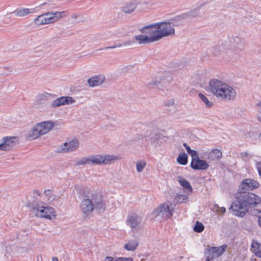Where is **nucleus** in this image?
<instances>
[{
	"label": "nucleus",
	"mask_w": 261,
	"mask_h": 261,
	"mask_svg": "<svg viewBox=\"0 0 261 261\" xmlns=\"http://www.w3.org/2000/svg\"><path fill=\"white\" fill-rule=\"evenodd\" d=\"M260 202V198L258 195L251 192L240 191L229 210L233 215L243 218L248 212L249 208L255 207Z\"/></svg>",
	"instance_id": "f257e3e1"
},
{
	"label": "nucleus",
	"mask_w": 261,
	"mask_h": 261,
	"mask_svg": "<svg viewBox=\"0 0 261 261\" xmlns=\"http://www.w3.org/2000/svg\"><path fill=\"white\" fill-rule=\"evenodd\" d=\"M81 196L80 210L84 217L89 216L94 209L98 213H102L106 210V203L101 195L96 192L86 188L82 190Z\"/></svg>",
	"instance_id": "f03ea898"
},
{
	"label": "nucleus",
	"mask_w": 261,
	"mask_h": 261,
	"mask_svg": "<svg viewBox=\"0 0 261 261\" xmlns=\"http://www.w3.org/2000/svg\"><path fill=\"white\" fill-rule=\"evenodd\" d=\"M245 38L238 35H228L220 45L215 46L214 54L224 53L229 58L237 59L239 54L246 47Z\"/></svg>",
	"instance_id": "7ed1b4c3"
},
{
	"label": "nucleus",
	"mask_w": 261,
	"mask_h": 261,
	"mask_svg": "<svg viewBox=\"0 0 261 261\" xmlns=\"http://www.w3.org/2000/svg\"><path fill=\"white\" fill-rule=\"evenodd\" d=\"M209 86L210 91L221 100L229 102L233 101L237 97L234 88L222 81L211 80Z\"/></svg>",
	"instance_id": "20e7f679"
},
{
	"label": "nucleus",
	"mask_w": 261,
	"mask_h": 261,
	"mask_svg": "<svg viewBox=\"0 0 261 261\" xmlns=\"http://www.w3.org/2000/svg\"><path fill=\"white\" fill-rule=\"evenodd\" d=\"M26 206L32 210H36L40 213V217L51 219L52 217L56 216V212L52 207H44L41 205L35 197L31 198L27 201Z\"/></svg>",
	"instance_id": "39448f33"
},
{
	"label": "nucleus",
	"mask_w": 261,
	"mask_h": 261,
	"mask_svg": "<svg viewBox=\"0 0 261 261\" xmlns=\"http://www.w3.org/2000/svg\"><path fill=\"white\" fill-rule=\"evenodd\" d=\"M180 24H172L171 22H162L155 23L154 26H156L159 30V33L154 34V36L156 40L175 34V30L173 26L179 25Z\"/></svg>",
	"instance_id": "423d86ee"
},
{
	"label": "nucleus",
	"mask_w": 261,
	"mask_h": 261,
	"mask_svg": "<svg viewBox=\"0 0 261 261\" xmlns=\"http://www.w3.org/2000/svg\"><path fill=\"white\" fill-rule=\"evenodd\" d=\"M171 80L172 78L170 74L164 73L158 80L156 79L149 82L147 86L150 88H157L165 92V91L168 90L166 88Z\"/></svg>",
	"instance_id": "0eeeda50"
},
{
	"label": "nucleus",
	"mask_w": 261,
	"mask_h": 261,
	"mask_svg": "<svg viewBox=\"0 0 261 261\" xmlns=\"http://www.w3.org/2000/svg\"><path fill=\"white\" fill-rule=\"evenodd\" d=\"M173 208L169 202L160 205L154 211V213L156 216L161 215L163 217L169 218L172 216Z\"/></svg>",
	"instance_id": "6e6552de"
},
{
	"label": "nucleus",
	"mask_w": 261,
	"mask_h": 261,
	"mask_svg": "<svg viewBox=\"0 0 261 261\" xmlns=\"http://www.w3.org/2000/svg\"><path fill=\"white\" fill-rule=\"evenodd\" d=\"M227 248V245L224 244L220 247H211L209 249H207L208 253V256L213 260L216 258H217L222 255L225 251Z\"/></svg>",
	"instance_id": "1a4fd4ad"
},
{
	"label": "nucleus",
	"mask_w": 261,
	"mask_h": 261,
	"mask_svg": "<svg viewBox=\"0 0 261 261\" xmlns=\"http://www.w3.org/2000/svg\"><path fill=\"white\" fill-rule=\"evenodd\" d=\"M75 102V100L70 96H61L54 100L51 103V108H57L61 106L69 105Z\"/></svg>",
	"instance_id": "9d476101"
},
{
	"label": "nucleus",
	"mask_w": 261,
	"mask_h": 261,
	"mask_svg": "<svg viewBox=\"0 0 261 261\" xmlns=\"http://www.w3.org/2000/svg\"><path fill=\"white\" fill-rule=\"evenodd\" d=\"M139 3V0H125L121 10L124 13H131L134 11Z\"/></svg>",
	"instance_id": "9b49d317"
},
{
	"label": "nucleus",
	"mask_w": 261,
	"mask_h": 261,
	"mask_svg": "<svg viewBox=\"0 0 261 261\" xmlns=\"http://www.w3.org/2000/svg\"><path fill=\"white\" fill-rule=\"evenodd\" d=\"M190 166L194 170H202L207 169L209 165L205 161L200 160L198 156L195 159H192Z\"/></svg>",
	"instance_id": "f8f14e48"
},
{
	"label": "nucleus",
	"mask_w": 261,
	"mask_h": 261,
	"mask_svg": "<svg viewBox=\"0 0 261 261\" xmlns=\"http://www.w3.org/2000/svg\"><path fill=\"white\" fill-rule=\"evenodd\" d=\"M16 141V137H6L3 138V142L0 143V150L5 151L10 150L13 146L15 145Z\"/></svg>",
	"instance_id": "ddd939ff"
},
{
	"label": "nucleus",
	"mask_w": 261,
	"mask_h": 261,
	"mask_svg": "<svg viewBox=\"0 0 261 261\" xmlns=\"http://www.w3.org/2000/svg\"><path fill=\"white\" fill-rule=\"evenodd\" d=\"M241 186L242 189L241 191H249L257 188L259 186V184L254 179L246 178L242 181Z\"/></svg>",
	"instance_id": "4468645a"
},
{
	"label": "nucleus",
	"mask_w": 261,
	"mask_h": 261,
	"mask_svg": "<svg viewBox=\"0 0 261 261\" xmlns=\"http://www.w3.org/2000/svg\"><path fill=\"white\" fill-rule=\"evenodd\" d=\"M142 221L141 218L136 214H133L128 215L126 223L127 225L131 227L132 230L134 231V229H136V228L140 225Z\"/></svg>",
	"instance_id": "2eb2a0df"
},
{
	"label": "nucleus",
	"mask_w": 261,
	"mask_h": 261,
	"mask_svg": "<svg viewBox=\"0 0 261 261\" xmlns=\"http://www.w3.org/2000/svg\"><path fill=\"white\" fill-rule=\"evenodd\" d=\"M196 16L197 14L194 11H190L175 16L172 19L173 22L171 23L172 24H180V22H182L184 20L191 19Z\"/></svg>",
	"instance_id": "dca6fc26"
},
{
	"label": "nucleus",
	"mask_w": 261,
	"mask_h": 261,
	"mask_svg": "<svg viewBox=\"0 0 261 261\" xmlns=\"http://www.w3.org/2000/svg\"><path fill=\"white\" fill-rule=\"evenodd\" d=\"M134 40L138 44H146L156 41L154 35L148 36L145 35H138L134 37Z\"/></svg>",
	"instance_id": "f3484780"
},
{
	"label": "nucleus",
	"mask_w": 261,
	"mask_h": 261,
	"mask_svg": "<svg viewBox=\"0 0 261 261\" xmlns=\"http://www.w3.org/2000/svg\"><path fill=\"white\" fill-rule=\"evenodd\" d=\"M50 94L45 93L39 94L37 96L36 105L37 107H40L45 106L48 102V98L50 96Z\"/></svg>",
	"instance_id": "a211bd4d"
},
{
	"label": "nucleus",
	"mask_w": 261,
	"mask_h": 261,
	"mask_svg": "<svg viewBox=\"0 0 261 261\" xmlns=\"http://www.w3.org/2000/svg\"><path fill=\"white\" fill-rule=\"evenodd\" d=\"M37 124L39 126V129L43 135L49 132L54 126V123L50 121H43Z\"/></svg>",
	"instance_id": "6ab92c4d"
},
{
	"label": "nucleus",
	"mask_w": 261,
	"mask_h": 261,
	"mask_svg": "<svg viewBox=\"0 0 261 261\" xmlns=\"http://www.w3.org/2000/svg\"><path fill=\"white\" fill-rule=\"evenodd\" d=\"M39 126L36 124L29 132L27 137L28 140H34L37 139L40 136L42 135V133L39 129Z\"/></svg>",
	"instance_id": "aec40b11"
},
{
	"label": "nucleus",
	"mask_w": 261,
	"mask_h": 261,
	"mask_svg": "<svg viewBox=\"0 0 261 261\" xmlns=\"http://www.w3.org/2000/svg\"><path fill=\"white\" fill-rule=\"evenodd\" d=\"M64 146H66L67 152L73 151L79 147V141L77 139L74 138L69 142L64 143Z\"/></svg>",
	"instance_id": "412c9836"
},
{
	"label": "nucleus",
	"mask_w": 261,
	"mask_h": 261,
	"mask_svg": "<svg viewBox=\"0 0 261 261\" xmlns=\"http://www.w3.org/2000/svg\"><path fill=\"white\" fill-rule=\"evenodd\" d=\"M105 80L103 76L92 77L88 79V83L90 87H93L100 85Z\"/></svg>",
	"instance_id": "4be33fe9"
},
{
	"label": "nucleus",
	"mask_w": 261,
	"mask_h": 261,
	"mask_svg": "<svg viewBox=\"0 0 261 261\" xmlns=\"http://www.w3.org/2000/svg\"><path fill=\"white\" fill-rule=\"evenodd\" d=\"M135 44V41L134 40V38L132 40L127 41L123 42L121 44H116L114 46H107L103 48L99 49V50H102V49H114L117 47H120L123 46H126V47H133Z\"/></svg>",
	"instance_id": "5701e85b"
},
{
	"label": "nucleus",
	"mask_w": 261,
	"mask_h": 261,
	"mask_svg": "<svg viewBox=\"0 0 261 261\" xmlns=\"http://www.w3.org/2000/svg\"><path fill=\"white\" fill-rule=\"evenodd\" d=\"M90 165H102V155L92 154L89 155Z\"/></svg>",
	"instance_id": "b1692460"
},
{
	"label": "nucleus",
	"mask_w": 261,
	"mask_h": 261,
	"mask_svg": "<svg viewBox=\"0 0 261 261\" xmlns=\"http://www.w3.org/2000/svg\"><path fill=\"white\" fill-rule=\"evenodd\" d=\"M34 12V9H29L28 8H19L16 9L13 13L15 14L16 16L17 17H24L27 15L32 13Z\"/></svg>",
	"instance_id": "393cba45"
},
{
	"label": "nucleus",
	"mask_w": 261,
	"mask_h": 261,
	"mask_svg": "<svg viewBox=\"0 0 261 261\" xmlns=\"http://www.w3.org/2000/svg\"><path fill=\"white\" fill-rule=\"evenodd\" d=\"M139 245V241L137 239L129 240L126 243L124 248L127 251H135Z\"/></svg>",
	"instance_id": "a878e982"
},
{
	"label": "nucleus",
	"mask_w": 261,
	"mask_h": 261,
	"mask_svg": "<svg viewBox=\"0 0 261 261\" xmlns=\"http://www.w3.org/2000/svg\"><path fill=\"white\" fill-rule=\"evenodd\" d=\"M222 156L221 151L218 149H213L208 154V159L212 161H219Z\"/></svg>",
	"instance_id": "bb28decb"
},
{
	"label": "nucleus",
	"mask_w": 261,
	"mask_h": 261,
	"mask_svg": "<svg viewBox=\"0 0 261 261\" xmlns=\"http://www.w3.org/2000/svg\"><path fill=\"white\" fill-rule=\"evenodd\" d=\"M102 164L109 165L113 163L115 161L117 160L119 158L114 155H102Z\"/></svg>",
	"instance_id": "cd10ccee"
},
{
	"label": "nucleus",
	"mask_w": 261,
	"mask_h": 261,
	"mask_svg": "<svg viewBox=\"0 0 261 261\" xmlns=\"http://www.w3.org/2000/svg\"><path fill=\"white\" fill-rule=\"evenodd\" d=\"M178 180L183 188L188 192H192V188L189 182L181 176L178 177Z\"/></svg>",
	"instance_id": "c85d7f7f"
},
{
	"label": "nucleus",
	"mask_w": 261,
	"mask_h": 261,
	"mask_svg": "<svg viewBox=\"0 0 261 261\" xmlns=\"http://www.w3.org/2000/svg\"><path fill=\"white\" fill-rule=\"evenodd\" d=\"M46 15H49V14H48V12H46V13L37 17L34 19V23L36 25H38L47 24L46 20H45V16Z\"/></svg>",
	"instance_id": "c756f323"
},
{
	"label": "nucleus",
	"mask_w": 261,
	"mask_h": 261,
	"mask_svg": "<svg viewBox=\"0 0 261 261\" xmlns=\"http://www.w3.org/2000/svg\"><path fill=\"white\" fill-rule=\"evenodd\" d=\"M49 15H52L55 17V22L57 21L61 18L64 17L66 16V12L65 11L62 12H48Z\"/></svg>",
	"instance_id": "7c9ffc66"
},
{
	"label": "nucleus",
	"mask_w": 261,
	"mask_h": 261,
	"mask_svg": "<svg viewBox=\"0 0 261 261\" xmlns=\"http://www.w3.org/2000/svg\"><path fill=\"white\" fill-rule=\"evenodd\" d=\"M29 230L27 228L21 229L17 233L16 238L17 239L22 240L26 238L28 236Z\"/></svg>",
	"instance_id": "2f4dec72"
},
{
	"label": "nucleus",
	"mask_w": 261,
	"mask_h": 261,
	"mask_svg": "<svg viewBox=\"0 0 261 261\" xmlns=\"http://www.w3.org/2000/svg\"><path fill=\"white\" fill-rule=\"evenodd\" d=\"M177 162L180 165H185L188 163V155L186 153H180L177 158Z\"/></svg>",
	"instance_id": "473e14b6"
},
{
	"label": "nucleus",
	"mask_w": 261,
	"mask_h": 261,
	"mask_svg": "<svg viewBox=\"0 0 261 261\" xmlns=\"http://www.w3.org/2000/svg\"><path fill=\"white\" fill-rule=\"evenodd\" d=\"M174 200L178 204L185 203L188 201V196L184 194H178L175 196Z\"/></svg>",
	"instance_id": "72a5a7b5"
},
{
	"label": "nucleus",
	"mask_w": 261,
	"mask_h": 261,
	"mask_svg": "<svg viewBox=\"0 0 261 261\" xmlns=\"http://www.w3.org/2000/svg\"><path fill=\"white\" fill-rule=\"evenodd\" d=\"M85 165H90L89 155L82 158L75 164V166H84Z\"/></svg>",
	"instance_id": "f704fd0d"
},
{
	"label": "nucleus",
	"mask_w": 261,
	"mask_h": 261,
	"mask_svg": "<svg viewBox=\"0 0 261 261\" xmlns=\"http://www.w3.org/2000/svg\"><path fill=\"white\" fill-rule=\"evenodd\" d=\"M198 96L199 98L205 103L207 108H211L213 105V102L209 101L208 98L203 94L201 93H199Z\"/></svg>",
	"instance_id": "c9c22d12"
},
{
	"label": "nucleus",
	"mask_w": 261,
	"mask_h": 261,
	"mask_svg": "<svg viewBox=\"0 0 261 261\" xmlns=\"http://www.w3.org/2000/svg\"><path fill=\"white\" fill-rule=\"evenodd\" d=\"M204 229V226L199 221H197L194 227V230L196 232H201Z\"/></svg>",
	"instance_id": "e433bc0d"
},
{
	"label": "nucleus",
	"mask_w": 261,
	"mask_h": 261,
	"mask_svg": "<svg viewBox=\"0 0 261 261\" xmlns=\"http://www.w3.org/2000/svg\"><path fill=\"white\" fill-rule=\"evenodd\" d=\"M154 23L149 24V25L151 26L148 30V34L150 35V36L154 35V34H156L159 33V30L157 29L156 26H154Z\"/></svg>",
	"instance_id": "4c0bfd02"
},
{
	"label": "nucleus",
	"mask_w": 261,
	"mask_h": 261,
	"mask_svg": "<svg viewBox=\"0 0 261 261\" xmlns=\"http://www.w3.org/2000/svg\"><path fill=\"white\" fill-rule=\"evenodd\" d=\"M146 166V163L144 162L139 161L136 164L137 170L138 172H141Z\"/></svg>",
	"instance_id": "58836bf2"
},
{
	"label": "nucleus",
	"mask_w": 261,
	"mask_h": 261,
	"mask_svg": "<svg viewBox=\"0 0 261 261\" xmlns=\"http://www.w3.org/2000/svg\"><path fill=\"white\" fill-rule=\"evenodd\" d=\"M160 138V135L158 133H154L150 138V142L151 144L157 143L158 140Z\"/></svg>",
	"instance_id": "ea45409f"
},
{
	"label": "nucleus",
	"mask_w": 261,
	"mask_h": 261,
	"mask_svg": "<svg viewBox=\"0 0 261 261\" xmlns=\"http://www.w3.org/2000/svg\"><path fill=\"white\" fill-rule=\"evenodd\" d=\"M44 194L48 196V200L50 201H53L55 199V196L53 195L52 191L50 190H45L44 192Z\"/></svg>",
	"instance_id": "a19ab883"
},
{
	"label": "nucleus",
	"mask_w": 261,
	"mask_h": 261,
	"mask_svg": "<svg viewBox=\"0 0 261 261\" xmlns=\"http://www.w3.org/2000/svg\"><path fill=\"white\" fill-rule=\"evenodd\" d=\"M260 245V243H259L256 241H252L251 243V247L254 249L255 251H256L259 250Z\"/></svg>",
	"instance_id": "79ce46f5"
},
{
	"label": "nucleus",
	"mask_w": 261,
	"mask_h": 261,
	"mask_svg": "<svg viewBox=\"0 0 261 261\" xmlns=\"http://www.w3.org/2000/svg\"><path fill=\"white\" fill-rule=\"evenodd\" d=\"M45 20H46L47 24L55 22V17H54L52 15H46Z\"/></svg>",
	"instance_id": "37998d69"
},
{
	"label": "nucleus",
	"mask_w": 261,
	"mask_h": 261,
	"mask_svg": "<svg viewBox=\"0 0 261 261\" xmlns=\"http://www.w3.org/2000/svg\"><path fill=\"white\" fill-rule=\"evenodd\" d=\"M57 152H68L67 150H66V146H64V144L58 147L57 150Z\"/></svg>",
	"instance_id": "c03bdc74"
},
{
	"label": "nucleus",
	"mask_w": 261,
	"mask_h": 261,
	"mask_svg": "<svg viewBox=\"0 0 261 261\" xmlns=\"http://www.w3.org/2000/svg\"><path fill=\"white\" fill-rule=\"evenodd\" d=\"M188 153L191 155L192 159H195L196 157L198 156L197 152L195 150L191 149L189 151H188Z\"/></svg>",
	"instance_id": "a18cd8bd"
},
{
	"label": "nucleus",
	"mask_w": 261,
	"mask_h": 261,
	"mask_svg": "<svg viewBox=\"0 0 261 261\" xmlns=\"http://www.w3.org/2000/svg\"><path fill=\"white\" fill-rule=\"evenodd\" d=\"M151 25H147V26H145V27H144L143 28H141L139 31L140 32L142 33V34H148V29H149V28L151 27Z\"/></svg>",
	"instance_id": "49530a36"
},
{
	"label": "nucleus",
	"mask_w": 261,
	"mask_h": 261,
	"mask_svg": "<svg viewBox=\"0 0 261 261\" xmlns=\"http://www.w3.org/2000/svg\"><path fill=\"white\" fill-rule=\"evenodd\" d=\"M14 246L11 245H7L6 246V252L8 254H11L13 250Z\"/></svg>",
	"instance_id": "de8ad7c7"
},
{
	"label": "nucleus",
	"mask_w": 261,
	"mask_h": 261,
	"mask_svg": "<svg viewBox=\"0 0 261 261\" xmlns=\"http://www.w3.org/2000/svg\"><path fill=\"white\" fill-rule=\"evenodd\" d=\"M106 261H119V257L114 258L111 256H107L105 259Z\"/></svg>",
	"instance_id": "09e8293b"
},
{
	"label": "nucleus",
	"mask_w": 261,
	"mask_h": 261,
	"mask_svg": "<svg viewBox=\"0 0 261 261\" xmlns=\"http://www.w3.org/2000/svg\"><path fill=\"white\" fill-rule=\"evenodd\" d=\"M174 104V100L173 99H171L169 100H168L165 103V105L167 107H171L173 106Z\"/></svg>",
	"instance_id": "8fccbe9b"
},
{
	"label": "nucleus",
	"mask_w": 261,
	"mask_h": 261,
	"mask_svg": "<svg viewBox=\"0 0 261 261\" xmlns=\"http://www.w3.org/2000/svg\"><path fill=\"white\" fill-rule=\"evenodd\" d=\"M119 261H133L131 257H119Z\"/></svg>",
	"instance_id": "3c124183"
},
{
	"label": "nucleus",
	"mask_w": 261,
	"mask_h": 261,
	"mask_svg": "<svg viewBox=\"0 0 261 261\" xmlns=\"http://www.w3.org/2000/svg\"><path fill=\"white\" fill-rule=\"evenodd\" d=\"M258 106L260 107V110L258 115V120L261 123V101L258 103Z\"/></svg>",
	"instance_id": "603ef678"
},
{
	"label": "nucleus",
	"mask_w": 261,
	"mask_h": 261,
	"mask_svg": "<svg viewBox=\"0 0 261 261\" xmlns=\"http://www.w3.org/2000/svg\"><path fill=\"white\" fill-rule=\"evenodd\" d=\"M255 255L257 257L261 258V249L255 251Z\"/></svg>",
	"instance_id": "864d4df0"
},
{
	"label": "nucleus",
	"mask_w": 261,
	"mask_h": 261,
	"mask_svg": "<svg viewBox=\"0 0 261 261\" xmlns=\"http://www.w3.org/2000/svg\"><path fill=\"white\" fill-rule=\"evenodd\" d=\"M241 157L243 159H244L245 157L248 156V153L247 152H243L241 153Z\"/></svg>",
	"instance_id": "5fc2aeb1"
},
{
	"label": "nucleus",
	"mask_w": 261,
	"mask_h": 261,
	"mask_svg": "<svg viewBox=\"0 0 261 261\" xmlns=\"http://www.w3.org/2000/svg\"><path fill=\"white\" fill-rule=\"evenodd\" d=\"M183 146L186 148L187 152L189 151L191 149L190 147L189 146H188L186 143H184L183 144Z\"/></svg>",
	"instance_id": "6e6d98bb"
},
{
	"label": "nucleus",
	"mask_w": 261,
	"mask_h": 261,
	"mask_svg": "<svg viewBox=\"0 0 261 261\" xmlns=\"http://www.w3.org/2000/svg\"><path fill=\"white\" fill-rule=\"evenodd\" d=\"M225 211H226V209L224 207H222L220 208V209H219V211L221 213H224L225 212Z\"/></svg>",
	"instance_id": "4d7b16f0"
},
{
	"label": "nucleus",
	"mask_w": 261,
	"mask_h": 261,
	"mask_svg": "<svg viewBox=\"0 0 261 261\" xmlns=\"http://www.w3.org/2000/svg\"><path fill=\"white\" fill-rule=\"evenodd\" d=\"M258 225L260 227H261V218H259L258 219Z\"/></svg>",
	"instance_id": "13d9d810"
},
{
	"label": "nucleus",
	"mask_w": 261,
	"mask_h": 261,
	"mask_svg": "<svg viewBox=\"0 0 261 261\" xmlns=\"http://www.w3.org/2000/svg\"><path fill=\"white\" fill-rule=\"evenodd\" d=\"M52 260L53 261H58V259L56 257H53Z\"/></svg>",
	"instance_id": "bf43d9fd"
},
{
	"label": "nucleus",
	"mask_w": 261,
	"mask_h": 261,
	"mask_svg": "<svg viewBox=\"0 0 261 261\" xmlns=\"http://www.w3.org/2000/svg\"><path fill=\"white\" fill-rule=\"evenodd\" d=\"M258 173L259 175L261 176V167L258 169Z\"/></svg>",
	"instance_id": "052dcab7"
},
{
	"label": "nucleus",
	"mask_w": 261,
	"mask_h": 261,
	"mask_svg": "<svg viewBox=\"0 0 261 261\" xmlns=\"http://www.w3.org/2000/svg\"><path fill=\"white\" fill-rule=\"evenodd\" d=\"M211 260H212L211 259H210V258L208 256H207V258L205 261H211Z\"/></svg>",
	"instance_id": "680f3d73"
},
{
	"label": "nucleus",
	"mask_w": 261,
	"mask_h": 261,
	"mask_svg": "<svg viewBox=\"0 0 261 261\" xmlns=\"http://www.w3.org/2000/svg\"><path fill=\"white\" fill-rule=\"evenodd\" d=\"M258 138L259 140H261V133L259 134Z\"/></svg>",
	"instance_id": "e2e57ef3"
},
{
	"label": "nucleus",
	"mask_w": 261,
	"mask_h": 261,
	"mask_svg": "<svg viewBox=\"0 0 261 261\" xmlns=\"http://www.w3.org/2000/svg\"><path fill=\"white\" fill-rule=\"evenodd\" d=\"M45 4H46V3H43L42 4H41V6H43V5H45Z\"/></svg>",
	"instance_id": "0e129e2a"
},
{
	"label": "nucleus",
	"mask_w": 261,
	"mask_h": 261,
	"mask_svg": "<svg viewBox=\"0 0 261 261\" xmlns=\"http://www.w3.org/2000/svg\"><path fill=\"white\" fill-rule=\"evenodd\" d=\"M255 259H251V261H255Z\"/></svg>",
	"instance_id": "69168bd1"
}]
</instances>
